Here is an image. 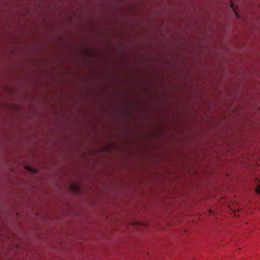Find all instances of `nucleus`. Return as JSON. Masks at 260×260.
Here are the masks:
<instances>
[{
  "label": "nucleus",
  "instance_id": "nucleus-1",
  "mask_svg": "<svg viewBox=\"0 0 260 260\" xmlns=\"http://www.w3.org/2000/svg\"><path fill=\"white\" fill-rule=\"evenodd\" d=\"M71 188L72 189L76 191H79V187L78 186H76V185H73L71 186Z\"/></svg>",
  "mask_w": 260,
  "mask_h": 260
},
{
  "label": "nucleus",
  "instance_id": "nucleus-2",
  "mask_svg": "<svg viewBox=\"0 0 260 260\" xmlns=\"http://www.w3.org/2000/svg\"><path fill=\"white\" fill-rule=\"evenodd\" d=\"M255 191L257 193H260V183H258L255 189Z\"/></svg>",
  "mask_w": 260,
  "mask_h": 260
},
{
  "label": "nucleus",
  "instance_id": "nucleus-3",
  "mask_svg": "<svg viewBox=\"0 0 260 260\" xmlns=\"http://www.w3.org/2000/svg\"><path fill=\"white\" fill-rule=\"evenodd\" d=\"M26 169H27L28 170H29V171H31V168L30 167H27Z\"/></svg>",
  "mask_w": 260,
  "mask_h": 260
}]
</instances>
